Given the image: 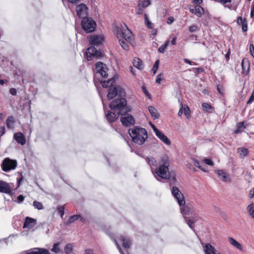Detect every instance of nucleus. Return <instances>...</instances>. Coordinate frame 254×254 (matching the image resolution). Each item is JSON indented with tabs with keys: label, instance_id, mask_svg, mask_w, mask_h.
Instances as JSON below:
<instances>
[{
	"label": "nucleus",
	"instance_id": "f257e3e1",
	"mask_svg": "<svg viewBox=\"0 0 254 254\" xmlns=\"http://www.w3.org/2000/svg\"><path fill=\"white\" fill-rule=\"evenodd\" d=\"M109 107L114 112L109 111L106 119L111 122H114L123 113H127L130 109L127 106V101L125 98L114 100L109 105Z\"/></svg>",
	"mask_w": 254,
	"mask_h": 254
},
{
	"label": "nucleus",
	"instance_id": "f03ea898",
	"mask_svg": "<svg viewBox=\"0 0 254 254\" xmlns=\"http://www.w3.org/2000/svg\"><path fill=\"white\" fill-rule=\"evenodd\" d=\"M116 32L120 44L125 50L127 51L129 49L128 43L131 44L133 42L132 33L125 24L117 26Z\"/></svg>",
	"mask_w": 254,
	"mask_h": 254
},
{
	"label": "nucleus",
	"instance_id": "7ed1b4c3",
	"mask_svg": "<svg viewBox=\"0 0 254 254\" xmlns=\"http://www.w3.org/2000/svg\"><path fill=\"white\" fill-rule=\"evenodd\" d=\"M169 162L167 157H163L159 163V166L154 169L153 174L155 178L158 181L160 178L167 180L170 178V172L168 167Z\"/></svg>",
	"mask_w": 254,
	"mask_h": 254
},
{
	"label": "nucleus",
	"instance_id": "20e7f679",
	"mask_svg": "<svg viewBox=\"0 0 254 254\" xmlns=\"http://www.w3.org/2000/svg\"><path fill=\"white\" fill-rule=\"evenodd\" d=\"M129 135L133 142L138 145L143 144L147 138V133L145 129L134 127L128 130Z\"/></svg>",
	"mask_w": 254,
	"mask_h": 254
},
{
	"label": "nucleus",
	"instance_id": "39448f33",
	"mask_svg": "<svg viewBox=\"0 0 254 254\" xmlns=\"http://www.w3.org/2000/svg\"><path fill=\"white\" fill-rule=\"evenodd\" d=\"M172 193L177 200L178 203L180 206L181 213L183 215L184 218L186 219V216L190 214V208L189 206L185 205V200L184 196L178 188L175 186L173 187Z\"/></svg>",
	"mask_w": 254,
	"mask_h": 254
},
{
	"label": "nucleus",
	"instance_id": "423d86ee",
	"mask_svg": "<svg viewBox=\"0 0 254 254\" xmlns=\"http://www.w3.org/2000/svg\"><path fill=\"white\" fill-rule=\"evenodd\" d=\"M125 96V91L124 89L120 86H115L109 89L107 94V98L108 100L118 96L117 99H119Z\"/></svg>",
	"mask_w": 254,
	"mask_h": 254
},
{
	"label": "nucleus",
	"instance_id": "0eeeda50",
	"mask_svg": "<svg viewBox=\"0 0 254 254\" xmlns=\"http://www.w3.org/2000/svg\"><path fill=\"white\" fill-rule=\"evenodd\" d=\"M81 25L82 28L87 33L92 32L95 30L96 27V22L91 18L87 17L82 18Z\"/></svg>",
	"mask_w": 254,
	"mask_h": 254
},
{
	"label": "nucleus",
	"instance_id": "6e6552de",
	"mask_svg": "<svg viewBox=\"0 0 254 254\" xmlns=\"http://www.w3.org/2000/svg\"><path fill=\"white\" fill-rule=\"evenodd\" d=\"M17 166L16 160L10 159L8 158H5L2 161L1 168L5 172L9 171L15 169Z\"/></svg>",
	"mask_w": 254,
	"mask_h": 254
},
{
	"label": "nucleus",
	"instance_id": "1a4fd4ad",
	"mask_svg": "<svg viewBox=\"0 0 254 254\" xmlns=\"http://www.w3.org/2000/svg\"><path fill=\"white\" fill-rule=\"evenodd\" d=\"M107 70L108 68L106 65L103 63L99 62L95 64V72H96V76L100 75L102 77H106L108 75Z\"/></svg>",
	"mask_w": 254,
	"mask_h": 254
},
{
	"label": "nucleus",
	"instance_id": "9d476101",
	"mask_svg": "<svg viewBox=\"0 0 254 254\" xmlns=\"http://www.w3.org/2000/svg\"><path fill=\"white\" fill-rule=\"evenodd\" d=\"M126 113H123V114H121L122 116L121 118V121L122 124L125 126H129L134 124L135 121L132 116Z\"/></svg>",
	"mask_w": 254,
	"mask_h": 254
},
{
	"label": "nucleus",
	"instance_id": "9b49d317",
	"mask_svg": "<svg viewBox=\"0 0 254 254\" xmlns=\"http://www.w3.org/2000/svg\"><path fill=\"white\" fill-rule=\"evenodd\" d=\"M77 15L79 17H86L88 14V7L84 3H81L77 5L76 7Z\"/></svg>",
	"mask_w": 254,
	"mask_h": 254
},
{
	"label": "nucleus",
	"instance_id": "f8f14e48",
	"mask_svg": "<svg viewBox=\"0 0 254 254\" xmlns=\"http://www.w3.org/2000/svg\"><path fill=\"white\" fill-rule=\"evenodd\" d=\"M89 41L92 45L98 46L103 44L104 37L102 35H93L90 36Z\"/></svg>",
	"mask_w": 254,
	"mask_h": 254
},
{
	"label": "nucleus",
	"instance_id": "ddd939ff",
	"mask_svg": "<svg viewBox=\"0 0 254 254\" xmlns=\"http://www.w3.org/2000/svg\"><path fill=\"white\" fill-rule=\"evenodd\" d=\"M36 219L29 217H26L25 219L23 228H27L28 229H32L36 224Z\"/></svg>",
	"mask_w": 254,
	"mask_h": 254
},
{
	"label": "nucleus",
	"instance_id": "4468645a",
	"mask_svg": "<svg viewBox=\"0 0 254 254\" xmlns=\"http://www.w3.org/2000/svg\"><path fill=\"white\" fill-rule=\"evenodd\" d=\"M215 172L217 174L219 179L225 182L230 181V178L226 172L222 170H215Z\"/></svg>",
	"mask_w": 254,
	"mask_h": 254
},
{
	"label": "nucleus",
	"instance_id": "2eb2a0df",
	"mask_svg": "<svg viewBox=\"0 0 254 254\" xmlns=\"http://www.w3.org/2000/svg\"><path fill=\"white\" fill-rule=\"evenodd\" d=\"M190 11L191 13L195 14L197 17H201L204 13V9L200 5H196L194 7H190Z\"/></svg>",
	"mask_w": 254,
	"mask_h": 254
},
{
	"label": "nucleus",
	"instance_id": "dca6fc26",
	"mask_svg": "<svg viewBox=\"0 0 254 254\" xmlns=\"http://www.w3.org/2000/svg\"><path fill=\"white\" fill-rule=\"evenodd\" d=\"M11 192L9 184L4 181H0V192L10 194Z\"/></svg>",
	"mask_w": 254,
	"mask_h": 254
},
{
	"label": "nucleus",
	"instance_id": "f3484780",
	"mask_svg": "<svg viewBox=\"0 0 254 254\" xmlns=\"http://www.w3.org/2000/svg\"><path fill=\"white\" fill-rule=\"evenodd\" d=\"M203 251L205 254H218L217 250L210 244L206 243L203 246Z\"/></svg>",
	"mask_w": 254,
	"mask_h": 254
},
{
	"label": "nucleus",
	"instance_id": "a211bd4d",
	"mask_svg": "<svg viewBox=\"0 0 254 254\" xmlns=\"http://www.w3.org/2000/svg\"><path fill=\"white\" fill-rule=\"evenodd\" d=\"M13 137L18 143L22 145H24L26 143L24 135L21 132H18L14 133Z\"/></svg>",
	"mask_w": 254,
	"mask_h": 254
},
{
	"label": "nucleus",
	"instance_id": "6ab92c4d",
	"mask_svg": "<svg viewBox=\"0 0 254 254\" xmlns=\"http://www.w3.org/2000/svg\"><path fill=\"white\" fill-rule=\"evenodd\" d=\"M155 135L164 143L167 145H170L171 141L168 138V137L160 130H157V132Z\"/></svg>",
	"mask_w": 254,
	"mask_h": 254
},
{
	"label": "nucleus",
	"instance_id": "aec40b11",
	"mask_svg": "<svg viewBox=\"0 0 254 254\" xmlns=\"http://www.w3.org/2000/svg\"><path fill=\"white\" fill-rule=\"evenodd\" d=\"M120 240L122 242L123 247L125 249H128L130 248L131 242L128 237L121 236L120 238Z\"/></svg>",
	"mask_w": 254,
	"mask_h": 254
},
{
	"label": "nucleus",
	"instance_id": "412c9836",
	"mask_svg": "<svg viewBox=\"0 0 254 254\" xmlns=\"http://www.w3.org/2000/svg\"><path fill=\"white\" fill-rule=\"evenodd\" d=\"M242 67L243 74L247 75L249 73L250 69V64L247 59H244L242 60Z\"/></svg>",
	"mask_w": 254,
	"mask_h": 254
},
{
	"label": "nucleus",
	"instance_id": "4be33fe9",
	"mask_svg": "<svg viewBox=\"0 0 254 254\" xmlns=\"http://www.w3.org/2000/svg\"><path fill=\"white\" fill-rule=\"evenodd\" d=\"M115 83V79L114 77L109 79L107 81H101V84L104 88L111 87Z\"/></svg>",
	"mask_w": 254,
	"mask_h": 254
},
{
	"label": "nucleus",
	"instance_id": "5701e85b",
	"mask_svg": "<svg viewBox=\"0 0 254 254\" xmlns=\"http://www.w3.org/2000/svg\"><path fill=\"white\" fill-rule=\"evenodd\" d=\"M87 59L89 61L91 60V56H99L97 54V51L96 48L94 47H91L87 50Z\"/></svg>",
	"mask_w": 254,
	"mask_h": 254
},
{
	"label": "nucleus",
	"instance_id": "b1692460",
	"mask_svg": "<svg viewBox=\"0 0 254 254\" xmlns=\"http://www.w3.org/2000/svg\"><path fill=\"white\" fill-rule=\"evenodd\" d=\"M249 150L245 147H241L237 149V153L241 158H244L249 154Z\"/></svg>",
	"mask_w": 254,
	"mask_h": 254
},
{
	"label": "nucleus",
	"instance_id": "393cba45",
	"mask_svg": "<svg viewBox=\"0 0 254 254\" xmlns=\"http://www.w3.org/2000/svg\"><path fill=\"white\" fill-rule=\"evenodd\" d=\"M229 243L234 247L240 251H243L242 245L232 237L228 238Z\"/></svg>",
	"mask_w": 254,
	"mask_h": 254
},
{
	"label": "nucleus",
	"instance_id": "a878e982",
	"mask_svg": "<svg viewBox=\"0 0 254 254\" xmlns=\"http://www.w3.org/2000/svg\"><path fill=\"white\" fill-rule=\"evenodd\" d=\"M237 129L234 130V133H241L245 128H246V126L245 125V122H239L236 125Z\"/></svg>",
	"mask_w": 254,
	"mask_h": 254
},
{
	"label": "nucleus",
	"instance_id": "bb28decb",
	"mask_svg": "<svg viewBox=\"0 0 254 254\" xmlns=\"http://www.w3.org/2000/svg\"><path fill=\"white\" fill-rule=\"evenodd\" d=\"M146 161H147L148 165L150 166L152 173H154V170L153 167H156L157 166V162L155 159L153 157H146Z\"/></svg>",
	"mask_w": 254,
	"mask_h": 254
},
{
	"label": "nucleus",
	"instance_id": "cd10ccee",
	"mask_svg": "<svg viewBox=\"0 0 254 254\" xmlns=\"http://www.w3.org/2000/svg\"><path fill=\"white\" fill-rule=\"evenodd\" d=\"M79 219H80V221L82 222H84L85 221V219L82 217L80 215H73L69 217L67 224L72 223Z\"/></svg>",
	"mask_w": 254,
	"mask_h": 254
},
{
	"label": "nucleus",
	"instance_id": "c85d7f7f",
	"mask_svg": "<svg viewBox=\"0 0 254 254\" xmlns=\"http://www.w3.org/2000/svg\"><path fill=\"white\" fill-rule=\"evenodd\" d=\"M14 123L15 120L13 117L12 116H9L6 120L7 127L9 129H13L14 128Z\"/></svg>",
	"mask_w": 254,
	"mask_h": 254
},
{
	"label": "nucleus",
	"instance_id": "c756f323",
	"mask_svg": "<svg viewBox=\"0 0 254 254\" xmlns=\"http://www.w3.org/2000/svg\"><path fill=\"white\" fill-rule=\"evenodd\" d=\"M134 66L139 69H142L143 68V65L142 61L139 58H135L133 61Z\"/></svg>",
	"mask_w": 254,
	"mask_h": 254
},
{
	"label": "nucleus",
	"instance_id": "7c9ffc66",
	"mask_svg": "<svg viewBox=\"0 0 254 254\" xmlns=\"http://www.w3.org/2000/svg\"><path fill=\"white\" fill-rule=\"evenodd\" d=\"M148 111L151 114L152 117L154 118V119H156L159 118V114L157 110L153 106H150L148 107Z\"/></svg>",
	"mask_w": 254,
	"mask_h": 254
},
{
	"label": "nucleus",
	"instance_id": "2f4dec72",
	"mask_svg": "<svg viewBox=\"0 0 254 254\" xmlns=\"http://www.w3.org/2000/svg\"><path fill=\"white\" fill-rule=\"evenodd\" d=\"M247 210L250 217L254 219V203L250 204L247 207Z\"/></svg>",
	"mask_w": 254,
	"mask_h": 254
},
{
	"label": "nucleus",
	"instance_id": "473e14b6",
	"mask_svg": "<svg viewBox=\"0 0 254 254\" xmlns=\"http://www.w3.org/2000/svg\"><path fill=\"white\" fill-rule=\"evenodd\" d=\"M60 243H55L53 248L51 249V251L53 252H54L55 254H59L62 252L61 249L59 247Z\"/></svg>",
	"mask_w": 254,
	"mask_h": 254
},
{
	"label": "nucleus",
	"instance_id": "72a5a7b5",
	"mask_svg": "<svg viewBox=\"0 0 254 254\" xmlns=\"http://www.w3.org/2000/svg\"><path fill=\"white\" fill-rule=\"evenodd\" d=\"M191 160H192V161L194 165L196 167L199 168L200 170H201L202 171H203L204 172H206V170L205 169V168L204 167H203L201 165V163H200L198 160H197L194 158H192Z\"/></svg>",
	"mask_w": 254,
	"mask_h": 254
},
{
	"label": "nucleus",
	"instance_id": "f704fd0d",
	"mask_svg": "<svg viewBox=\"0 0 254 254\" xmlns=\"http://www.w3.org/2000/svg\"><path fill=\"white\" fill-rule=\"evenodd\" d=\"M169 44V41L167 40L165 43L162 45L158 49V51L160 53H164L166 49Z\"/></svg>",
	"mask_w": 254,
	"mask_h": 254
},
{
	"label": "nucleus",
	"instance_id": "c9c22d12",
	"mask_svg": "<svg viewBox=\"0 0 254 254\" xmlns=\"http://www.w3.org/2000/svg\"><path fill=\"white\" fill-rule=\"evenodd\" d=\"M73 248L71 244H67L64 247V252L66 254H72Z\"/></svg>",
	"mask_w": 254,
	"mask_h": 254
},
{
	"label": "nucleus",
	"instance_id": "e433bc0d",
	"mask_svg": "<svg viewBox=\"0 0 254 254\" xmlns=\"http://www.w3.org/2000/svg\"><path fill=\"white\" fill-rule=\"evenodd\" d=\"M202 107L204 111L208 112H211L213 110V107L210 105L205 103L202 104Z\"/></svg>",
	"mask_w": 254,
	"mask_h": 254
},
{
	"label": "nucleus",
	"instance_id": "4c0bfd02",
	"mask_svg": "<svg viewBox=\"0 0 254 254\" xmlns=\"http://www.w3.org/2000/svg\"><path fill=\"white\" fill-rule=\"evenodd\" d=\"M34 250H36L37 254H51L46 249L43 248H34Z\"/></svg>",
	"mask_w": 254,
	"mask_h": 254
},
{
	"label": "nucleus",
	"instance_id": "58836bf2",
	"mask_svg": "<svg viewBox=\"0 0 254 254\" xmlns=\"http://www.w3.org/2000/svg\"><path fill=\"white\" fill-rule=\"evenodd\" d=\"M33 205L35 208L38 209V210H42L44 208L42 203L36 200L33 201Z\"/></svg>",
	"mask_w": 254,
	"mask_h": 254
},
{
	"label": "nucleus",
	"instance_id": "ea45409f",
	"mask_svg": "<svg viewBox=\"0 0 254 254\" xmlns=\"http://www.w3.org/2000/svg\"><path fill=\"white\" fill-rule=\"evenodd\" d=\"M150 0H144L141 3L138 4V6H141L143 8H145L150 4Z\"/></svg>",
	"mask_w": 254,
	"mask_h": 254
},
{
	"label": "nucleus",
	"instance_id": "a19ab883",
	"mask_svg": "<svg viewBox=\"0 0 254 254\" xmlns=\"http://www.w3.org/2000/svg\"><path fill=\"white\" fill-rule=\"evenodd\" d=\"M159 63V60L156 61L151 69V71L153 72V74H155L156 73L157 70L158 69Z\"/></svg>",
	"mask_w": 254,
	"mask_h": 254
},
{
	"label": "nucleus",
	"instance_id": "79ce46f5",
	"mask_svg": "<svg viewBox=\"0 0 254 254\" xmlns=\"http://www.w3.org/2000/svg\"><path fill=\"white\" fill-rule=\"evenodd\" d=\"M144 18L145 25L147 26V27L149 29L152 28V23L148 19L147 15L146 14H144Z\"/></svg>",
	"mask_w": 254,
	"mask_h": 254
},
{
	"label": "nucleus",
	"instance_id": "37998d69",
	"mask_svg": "<svg viewBox=\"0 0 254 254\" xmlns=\"http://www.w3.org/2000/svg\"><path fill=\"white\" fill-rule=\"evenodd\" d=\"M185 221L188 226L191 229H192L194 227V222L192 221L191 219H187V218L186 217Z\"/></svg>",
	"mask_w": 254,
	"mask_h": 254
},
{
	"label": "nucleus",
	"instance_id": "c03bdc74",
	"mask_svg": "<svg viewBox=\"0 0 254 254\" xmlns=\"http://www.w3.org/2000/svg\"><path fill=\"white\" fill-rule=\"evenodd\" d=\"M57 209L61 215V217L62 218L63 217L64 215V208L63 206H58V208H57Z\"/></svg>",
	"mask_w": 254,
	"mask_h": 254
},
{
	"label": "nucleus",
	"instance_id": "a18cd8bd",
	"mask_svg": "<svg viewBox=\"0 0 254 254\" xmlns=\"http://www.w3.org/2000/svg\"><path fill=\"white\" fill-rule=\"evenodd\" d=\"M164 77V74L163 73H161L159 74L157 76L156 78V82L157 83H160L162 79Z\"/></svg>",
	"mask_w": 254,
	"mask_h": 254
},
{
	"label": "nucleus",
	"instance_id": "49530a36",
	"mask_svg": "<svg viewBox=\"0 0 254 254\" xmlns=\"http://www.w3.org/2000/svg\"><path fill=\"white\" fill-rule=\"evenodd\" d=\"M113 240L114 241V242L115 243L118 250H119L120 253L121 254H125V253H124V252L123 251V250H122L121 247L120 246L119 244H118L117 241L115 239H113Z\"/></svg>",
	"mask_w": 254,
	"mask_h": 254
},
{
	"label": "nucleus",
	"instance_id": "de8ad7c7",
	"mask_svg": "<svg viewBox=\"0 0 254 254\" xmlns=\"http://www.w3.org/2000/svg\"><path fill=\"white\" fill-rule=\"evenodd\" d=\"M184 110L185 115L188 118L190 116V110L189 108L188 107V106H187L186 107H184Z\"/></svg>",
	"mask_w": 254,
	"mask_h": 254
},
{
	"label": "nucleus",
	"instance_id": "09e8293b",
	"mask_svg": "<svg viewBox=\"0 0 254 254\" xmlns=\"http://www.w3.org/2000/svg\"><path fill=\"white\" fill-rule=\"evenodd\" d=\"M197 29V26L196 25H192L189 27V31L190 32H194Z\"/></svg>",
	"mask_w": 254,
	"mask_h": 254
},
{
	"label": "nucleus",
	"instance_id": "8fccbe9b",
	"mask_svg": "<svg viewBox=\"0 0 254 254\" xmlns=\"http://www.w3.org/2000/svg\"><path fill=\"white\" fill-rule=\"evenodd\" d=\"M203 162L207 165H210V166H213L214 165V163L213 161L209 159H203Z\"/></svg>",
	"mask_w": 254,
	"mask_h": 254
},
{
	"label": "nucleus",
	"instance_id": "3c124183",
	"mask_svg": "<svg viewBox=\"0 0 254 254\" xmlns=\"http://www.w3.org/2000/svg\"><path fill=\"white\" fill-rule=\"evenodd\" d=\"M250 52L252 56L254 58V46L253 44L250 45Z\"/></svg>",
	"mask_w": 254,
	"mask_h": 254
},
{
	"label": "nucleus",
	"instance_id": "603ef678",
	"mask_svg": "<svg viewBox=\"0 0 254 254\" xmlns=\"http://www.w3.org/2000/svg\"><path fill=\"white\" fill-rule=\"evenodd\" d=\"M246 21V19H243L241 16L239 17L237 19V23L239 25H241V24L242 25L243 23H244Z\"/></svg>",
	"mask_w": 254,
	"mask_h": 254
},
{
	"label": "nucleus",
	"instance_id": "864d4df0",
	"mask_svg": "<svg viewBox=\"0 0 254 254\" xmlns=\"http://www.w3.org/2000/svg\"><path fill=\"white\" fill-rule=\"evenodd\" d=\"M254 100V92H253L252 94L250 96L249 100L247 101L248 104H251Z\"/></svg>",
	"mask_w": 254,
	"mask_h": 254
},
{
	"label": "nucleus",
	"instance_id": "5fc2aeb1",
	"mask_svg": "<svg viewBox=\"0 0 254 254\" xmlns=\"http://www.w3.org/2000/svg\"><path fill=\"white\" fill-rule=\"evenodd\" d=\"M184 61L185 63L189 64L190 65H196L197 64L196 63L192 62L187 59H184Z\"/></svg>",
	"mask_w": 254,
	"mask_h": 254
},
{
	"label": "nucleus",
	"instance_id": "6e6d98bb",
	"mask_svg": "<svg viewBox=\"0 0 254 254\" xmlns=\"http://www.w3.org/2000/svg\"><path fill=\"white\" fill-rule=\"evenodd\" d=\"M83 254H94L93 250L90 249H87L84 251Z\"/></svg>",
	"mask_w": 254,
	"mask_h": 254
},
{
	"label": "nucleus",
	"instance_id": "4d7b16f0",
	"mask_svg": "<svg viewBox=\"0 0 254 254\" xmlns=\"http://www.w3.org/2000/svg\"><path fill=\"white\" fill-rule=\"evenodd\" d=\"M9 93L12 95H15L17 93V91H16V89H15L14 88H11L9 89Z\"/></svg>",
	"mask_w": 254,
	"mask_h": 254
},
{
	"label": "nucleus",
	"instance_id": "13d9d810",
	"mask_svg": "<svg viewBox=\"0 0 254 254\" xmlns=\"http://www.w3.org/2000/svg\"><path fill=\"white\" fill-rule=\"evenodd\" d=\"M247 28H248V25H247V21H246L242 24L243 31L244 32L247 31Z\"/></svg>",
	"mask_w": 254,
	"mask_h": 254
},
{
	"label": "nucleus",
	"instance_id": "bf43d9fd",
	"mask_svg": "<svg viewBox=\"0 0 254 254\" xmlns=\"http://www.w3.org/2000/svg\"><path fill=\"white\" fill-rule=\"evenodd\" d=\"M251 17L254 18V2L252 4L251 7Z\"/></svg>",
	"mask_w": 254,
	"mask_h": 254
},
{
	"label": "nucleus",
	"instance_id": "052dcab7",
	"mask_svg": "<svg viewBox=\"0 0 254 254\" xmlns=\"http://www.w3.org/2000/svg\"><path fill=\"white\" fill-rule=\"evenodd\" d=\"M218 2L224 4L227 2H230L232 0H216Z\"/></svg>",
	"mask_w": 254,
	"mask_h": 254
},
{
	"label": "nucleus",
	"instance_id": "680f3d73",
	"mask_svg": "<svg viewBox=\"0 0 254 254\" xmlns=\"http://www.w3.org/2000/svg\"><path fill=\"white\" fill-rule=\"evenodd\" d=\"M24 200V197L22 195H19L17 197L18 202L20 203L22 202Z\"/></svg>",
	"mask_w": 254,
	"mask_h": 254
},
{
	"label": "nucleus",
	"instance_id": "e2e57ef3",
	"mask_svg": "<svg viewBox=\"0 0 254 254\" xmlns=\"http://www.w3.org/2000/svg\"><path fill=\"white\" fill-rule=\"evenodd\" d=\"M5 133V127H0V137Z\"/></svg>",
	"mask_w": 254,
	"mask_h": 254
},
{
	"label": "nucleus",
	"instance_id": "0e129e2a",
	"mask_svg": "<svg viewBox=\"0 0 254 254\" xmlns=\"http://www.w3.org/2000/svg\"><path fill=\"white\" fill-rule=\"evenodd\" d=\"M150 125L151 127L152 128L154 132H155V133L156 134V132H157V130H159L158 128H157L152 123H150Z\"/></svg>",
	"mask_w": 254,
	"mask_h": 254
},
{
	"label": "nucleus",
	"instance_id": "69168bd1",
	"mask_svg": "<svg viewBox=\"0 0 254 254\" xmlns=\"http://www.w3.org/2000/svg\"><path fill=\"white\" fill-rule=\"evenodd\" d=\"M250 195L251 198L254 197V187L250 191Z\"/></svg>",
	"mask_w": 254,
	"mask_h": 254
},
{
	"label": "nucleus",
	"instance_id": "338daca9",
	"mask_svg": "<svg viewBox=\"0 0 254 254\" xmlns=\"http://www.w3.org/2000/svg\"><path fill=\"white\" fill-rule=\"evenodd\" d=\"M174 20V19L173 17H170L168 19L167 23L168 24H171Z\"/></svg>",
	"mask_w": 254,
	"mask_h": 254
},
{
	"label": "nucleus",
	"instance_id": "774afa93",
	"mask_svg": "<svg viewBox=\"0 0 254 254\" xmlns=\"http://www.w3.org/2000/svg\"><path fill=\"white\" fill-rule=\"evenodd\" d=\"M25 254H37V253L36 250H34V251H28Z\"/></svg>",
	"mask_w": 254,
	"mask_h": 254
}]
</instances>
